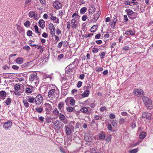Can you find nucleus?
Returning a JSON list of instances; mask_svg holds the SVG:
<instances>
[{"label": "nucleus", "mask_w": 153, "mask_h": 153, "mask_svg": "<svg viewBox=\"0 0 153 153\" xmlns=\"http://www.w3.org/2000/svg\"><path fill=\"white\" fill-rule=\"evenodd\" d=\"M29 81L31 82H33L36 85H37L39 82V78L36 73H33L30 74L29 77Z\"/></svg>", "instance_id": "obj_1"}, {"label": "nucleus", "mask_w": 153, "mask_h": 153, "mask_svg": "<svg viewBox=\"0 0 153 153\" xmlns=\"http://www.w3.org/2000/svg\"><path fill=\"white\" fill-rule=\"evenodd\" d=\"M78 59H75L72 64H70L65 68V71L66 73L70 74L71 72H73L74 67H72V65L77 64L78 63Z\"/></svg>", "instance_id": "obj_2"}, {"label": "nucleus", "mask_w": 153, "mask_h": 153, "mask_svg": "<svg viewBox=\"0 0 153 153\" xmlns=\"http://www.w3.org/2000/svg\"><path fill=\"white\" fill-rule=\"evenodd\" d=\"M125 11L126 12L128 17L130 19H135L138 14V13L133 11L131 10L130 9H126Z\"/></svg>", "instance_id": "obj_3"}, {"label": "nucleus", "mask_w": 153, "mask_h": 153, "mask_svg": "<svg viewBox=\"0 0 153 153\" xmlns=\"http://www.w3.org/2000/svg\"><path fill=\"white\" fill-rule=\"evenodd\" d=\"M142 100L146 107L149 109L151 108L152 102L151 100L147 97H143Z\"/></svg>", "instance_id": "obj_4"}, {"label": "nucleus", "mask_w": 153, "mask_h": 153, "mask_svg": "<svg viewBox=\"0 0 153 153\" xmlns=\"http://www.w3.org/2000/svg\"><path fill=\"white\" fill-rule=\"evenodd\" d=\"M134 93L135 96L138 97H141L144 95V91L141 89H135L134 91Z\"/></svg>", "instance_id": "obj_5"}, {"label": "nucleus", "mask_w": 153, "mask_h": 153, "mask_svg": "<svg viewBox=\"0 0 153 153\" xmlns=\"http://www.w3.org/2000/svg\"><path fill=\"white\" fill-rule=\"evenodd\" d=\"M43 97L41 94H38L35 99V102L36 105H39L42 102Z\"/></svg>", "instance_id": "obj_6"}, {"label": "nucleus", "mask_w": 153, "mask_h": 153, "mask_svg": "<svg viewBox=\"0 0 153 153\" xmlns=\"http://www.w3.org/2000/svg\"><path fill=\"white\" fill-rule=\"evenodd\" d=\"M65 102L66 105H68V104L69 103L71 105L73 106L75 104V100L72 97L67 98L65 100Z\"/></svg>", "instance_id": "obj_7"}, {"label": "nucleus", "mask_w": 153, "mask_h": 153, "mask_svg": "<svg viewBox=\"0 0 153 153\" xmlns=\"http://www.w3.org/2000/svg\"><path fill=\"white\" fill-rule=\"evenodd\" d=\"M45 106V111L46 114H49L50 113L52 108L51 105L48 103H45L44 104Z\"/></svg>", "instance_id": "obj_8"}, {"label": "nucleus", "mask_w": 153, "mask_h": 153, "mask_svg": "<svg viewBox=\"0 0 153 153\" xmlns=\"http://www.w3.org/2000/svg\"><path fill=\"white\" fill-rule=\"evenodd\" d=\"M53 125L54 129L57 130H59L62 127L61 123L58 120H56L55 122Z\"/></svg>", "instance_id": "obj_9"}, {"label": "nucleus", "mask_w": 153, "mask_h": 153, "mask_svg": "<svg viewBox=\"0 0 153 153\" xmlns=\"http://www.w3.org/2000/svg\"><path fill=\"white\" fill-rule=\"evenodd\" d=\"M49 27L52 36L55 35V29L52 23H50L49 25Z\"/></svg>", "instance_id": "obj_10"}, {"label": "nucleus", "mask_w": 153, "mask_h": 153, "mask_svg": "<svg viewBox=\"0 0 153 153\" xmlns=\"http://www.w3.org/2000/svg\"><path fill=\"white\" fill-rule=\"evenodd\" d=\"M84 139L87 142H91L93 139L92 135L89 134H85L84 136Z\"/></svg>", "instance_id": "obj_11"}, {"label": "nucleus", "mask_w": 153, "mask_h": 153, "mask_svg": "<svg viewBox=\"0 0 153 153\" xmlns=\"http://www.w3.org/2000/svg\"><path fill=\"white\" fill-rule=\"evenodd\" d=\"M64 103L63 102H60L58 104V108L60 111L62 113H64Z\"/></svg>", "instance_id": "obj_12"}, {"label": "nucleus", "mask_w": 153, "mask_h": 153, "mask_svg": "<svg viewBox=\"0 0 153 153\" xmlns=\"http://www.w3.org/2000/svg\"><path fill=\"white\" fill-rule=\"evenodd\" d=\"M12 124V123L11 121L9 120L5 122L3 125V127L5 130H7L8 128L11 127Z\"/></svg>", "instance_id": "obj_13"}, {"label": "nucleus", "mask_w": 153, "mask_h": 153, "mask_svg": "<svg viewBox=\"0 0 153 153\" xmlns=\"http://www.w3.org/2000/svg\"><path fill=\"white\" fill-rule=\"evenodd\" d=\"M65 131L67 135H69L72 133V130L68 126H65Z\"/></svg>", "instance_id": "obj_14"}, {"label": "nucleus", "mask_w": 153, "mask_h": 153, "mask_svg": "<svg viewBox=\"0 0 153 153\" xmlns=\"http://www.w3.org/2000/svg\"><path fill=\"white\" fill-rule=\"evenodd\" d=\"M33 87L30 85H27L26 87L25 92L26 93L30 94L33 91Z\"/></svg>", "instance_id": "obj_15"}, {"label": "nucleus", "mask_w": 153, "mask_h": 153, "mask_svg": "<svg viewBox=\"0 0 153 153\" xmlns=\"http://www.w3.org/2000/svg\"><path fill=\"white\" fill-rule=\"evenodd\" d=\"M135 32L134 30H133L131 29H128L126 31L125 34L128 35H134Z\"/></svg>", "instance_id": "obj_16"}, {"label": "nucleus", "mask_w": 153, "mask_h": 153, "mask_svg": "<svg viewBox=\"0 0 153 153\" xmlns=\"http://www.w3.org/2000/svg\"><path fill=\"white\" fill-rule=\"evenodd\" d=\"M99 139L102 140H104L105 139V133L103 131H101L99 135Z\"/></svg>", "instance_id": "obj_17"}, {"label": "nucleus", "mask_w": 153, "mask_h": 153, "mask_svg": "<svg viewBox=\"0 0 153 153\" xmlns=\"http://www.w3.org/2000/svg\"><path fill=\"white\" fill-rule=\"evenodd\" d=\"M71 23L72 25V28L75 29L76 27L78 22H77L76 21L75 18H73L72 19L71 21Z\"/></svg>", "instance_id": "obj_18"}, {"label": "nucleus", "mask_w": 153, "mask_h": 153, "mask_svg": "<svg viewBox=\"0 0 153 153\" xmlns=\"http://www.w3.org/2000/svg\"><path fill=\"white\" fill-rule=\"evenodd\" d=\"M56 91H55L54 89H51L48 92V97L49 98H50L51 96L55 95V94L56 93Z\"/></svg>", "instance_id": "obj_19"}, {"label": "nucleus", "mask_w": 153, "mask_h": 153, "mask_svg": "<svg viewBox=\"0 0 153 153\" xmlns=\"http://www.w3.org/2000/svg\"><path fill=\"white\" fill-rule=\"evenodd\" d=\"M142 117L146 118L148 120H150L151 118L150 114L146 112H144L143 113Z\"/></svg>", "instance_id": "obj_20"}, {"label": "nucleus", "mask_w": 153, "mask_h": 153, "mask_svg": "<svg viewBox=\"0 0 153 153\" xmlns=\"http://www.w3.org/2000/svg\"><path fill=\"white\" fill-rule=\"evenodd\" d=\"M6 95V93L5 91H0V99H4Z\"/></svg>", "instance_id": "obj_21"}, {"label": "nucleus", "mask_w": 153, "mask_h": 153, "mask_svg": "<svg viewBox=\"0 0 153 153\" xmlns=\"http://www.w3.org/2000/svg\"><path fill=\"white\" fill-rule=\"evenodd\" d=\"M39 26L42 29H43L45 27V22L43 19H40L39 22Z\"/></svg>", "instance_id": "obj_22"}, {"label": "nucleus", "mask_w": 153, "mask_h": 153, "mask_svg": "<svg viewBox=\"0 0 153 153\" xmlns=\"http://www.w3.org/2000/svg\"><path fill=\"white\" fill-rule=\"evenodd\" d=\"M35 109L36 111L39 113H42L43 111V107L41 106L36 108Z\"/></svg>", "instance_id": "obj_23"}, {"label": "nucleus", "mask_w": 153, "mask_h": 153, "mask_svg": "<svg viewBox=\"0 0 153 153\" xmlns=\"http://www.w3.org/2000/svg\"><path fill=\"white\" fill-rule=\"evenodd\" d=\"M89 108H90L88 107H84L81 108L80 111L84 113H86L88 111Z\"/></svg>", "instance_id": "obj_24"}, {"label": "nucleus", "mask_w": 153, "mask_h": 153, "mask_svg": "<svg viewBox=\"0 0 153 153\" xmlns=\"http://www.w3.org/2000/svg\"><path fill=\"white\" fill-rule=\"evenodd\" d=\"M90 93V91L88 90H85L84 91L83 93L82 94V96L83 97H86L88 96Z\"/></svg>", "instance_id": "obj_25"}, {"label": "nucleus", "mask_w": 153, "mask_h": 153, "mask_svg": "<svg viewBox=\"0 0 153 153\" xmlns=\"http://www.w3.org/2000/svg\"><path fill=\"white\" fill-rule=\"evenodd\" d=\"M15 61L18 64H21L23 62V59L22 58L18 57L16 59Z\"/></svg>", "instance_id": "obj_26"}, {"label": "nucleus", "mask_w": 153, "mask_h": 153, "mask_svg": "<svg viewBox=\"0 0 153 153\" xmlns=\"http://www.w3.org/2000/svg\"><path fill=\"white\" fill-rule=\"evenodd\" d=\"M27 99L28 100V102L30 103H33L34 102H35V99L33 97H27Z\"/></svg>", "instance_id": "obj_27"}, {"label": "nucleus", "mask_w": 153, "mask_h": 153, "mask_svg": "<svg viewBox=\"0 0 153 153\" xmlns=\"http://www.w3.org/2000/svg\"><path fill=\"white\" fill-rule=\"evenodd\" d=\"M66 110L68 112H72L76 111L74 108L71 106H68L66 107Z\"/></svg>", "instance_id": "obj_28"}, {"label": "nucleus", "mask_w": 153, "mask_h": 153, "mask_svg": "<svg viewBox=\"0 0 153 153\" xmlns=\"http://www.w3.org/2000/svg\"><path fill=\"white\" fill-rule=\"evenodd\" d=\"M51 20H53V22L55 23L56 24H59V19L55 16H54V17H52V18L51 19Z\"/></svg>", "instance_id": "obj_29"}, {"label": "nucleus", "mask_w": 153, "mask_h": 153, "mask_svg": "<svg viewBox=\"0 0 153 153\" xmlns=\"http://www.w3.org/2000/svg\"><path fill=\"white\" fill-rule=\"evenodd\" d=\"M146 134L145 132H141L139 135V137L141 139H143L146 136Z\"/></svg>", "instance_id": "obj_30"}, {"label": "nucleus", "mask_w": 153, "mask_h": 153, "mask_svg": "<svg viewBox=\"0 0 153 153\" xmlns=\"http://www.w3.org/2000/svg\"><path fill=\"white\" fill-rule=\"evenodd\" d=\"M98 28V25H93L91 28L90 29L91 31L92 32H94Z\"/></svg>", "instance_id": "obj_31"}, {"label": "nucleus", "mask_w": 153, "mask_h": 153, "mask_svg": "<svg viewBox=\"0 0 153 153\" xmlns=\"http://www.w3.org/2000/svg\"><path fill=\"white\" fill-rule=\"evenodd\" d=\"M23 103H24V105L26 108H28L29 106V104L26 100H23Z\"/></svg>", "instance_id": "obj_32"}, {"label": "nucleus", "mask_w": 153, "mask_h": 153, "mask_svg": "<svg viewBox=\"0 0 153 153\" xmlns=\"http://www.w3.org/2000/svg\"><path fill=\"white\" fill-rule=\"evenodd\" d=\"M59 119L60 120H63L65 119V116L61 113L59 114Z\"/></svg>", "instance_id": "obj_33"}, {"label": "nucleus", "mask_w": 153, "mask_h": 153, "mask_svg": "<svg viewBox=\"0 0 153 153\" xmlns=\"http://www.w3.org/2000/svg\"><path fill=\"white\" fill-rule=\"evenodd\" d=\"M87 10L86 7H82L80 10V12L82 14H84Z\"/></svg>", "instance_id": "obj_34"}, {"label": "nucleus", "mask_w": 153, "mask_h": 153, "mask_svg": "<svg viewBox=\"0 0 153 153\" xmlns=\"http://www.w3.org/2000/svg\"><path fill=\"white\" fill-rule=\"evenodd\" d=\"M56 6L55 8L57 9H59L62 7L61 4L60 2L58 1L56 2Z\"/></svg>", "instance_id": "obj_35"}, {"label": "nucleus", "mask_w": 153, "mask_h": 153, "mask_svg": "<svg viewBox=\"0 0 153 153\" xmlns=\"http://www.w3.org/2000/svg\"><path fill=\"white\" fill-rule=\"evenodd\" d=\"M20 85H21L19 84H17L15 85L14 86L15 89L17 91L19 90L20 87Z\"/></svg>", "instance_id": "obj_36"}, {"label": "nucleus", "mask_w": 153, "mask_h": 153, "mask_svg": "<svg viewBox=\"0 0 153 153\" xmlns=\"http://www.w3.org/2000/svg\"><path fill=\"white\" fill-rule=\"evenodd\" d=\"M111 135H108L105 139L106 141L107 142H109L111 140Z\"/></svg>", "instance_id": "obj_37"}, {"label": "nucleus", "mask_w": 153, "mask_h": 153, "mask_svg": "<svg viewBox=\"0 0 153 153\" xmlns=\"http://www.w3.org/2000/svg\"><path fill=\"white\" fill-rule=\"evenodd\" d=\"M95 70L97 72H101L103 71V68L102 67H97L95 68Z\"/></svg>", "instance_id": "obj_38"}, {"label": "nucleus", "mask_w": 153, "mask_h": 153, "mask_svg": "<svg viewBox=\"0 0 153 153\" xmlns=\"http://www.w3.org/2000/svg\"><path fill=\"white\" fill-rule=\"evenodd\" d=\"M53 112L56 115H57L59 113L57 108H54V110L53 111Z\"/></svg>", "instance_id": "obj_39"}, {"label": "nucleus", "mask_w": 153, "mask_h": 153, "mask_svg": "<svg viewBox=\"0 0 153 153\" xmlns=\"http://www.w3.org/2000/svg\"><path fill=\"white\" fill-rule=\"evenodd\" d=\"M90 99H88L84 101L83 104H84L85 105H89L90 103Z\"/></svg>", "instance_id": "obj_40"}, {"label": "nucleus", "mask_w": 153, "mask_h": 153, "mask_svg": "<svg viewBox=\"0 0 153 153\" xmlns=\"http://www.w3.org/2000/svg\"><path fill=\"white\" fill-rule=\"evenodd\" d=\"M29 16L30 17L35 16V13L34 11H30L29 13Z\"/></svg>", "instance_id": "obj_41"}, {"label": "nucleus", "mask_w": 153, "mask_h": 153, "mask_svg": "<svg viewBox=\"0 0 153 153\" xmlns=\"http://www.w3.org/2000/svg\"><path fill=\"white\" fill-rule=\"evenodd\" d=\"M11 102V100L10 98H8L5 102L6 104L7 105H9Z\"/></svg>", "instance_id": "obj_42"}, {"label": "nucleus", "mask_w": 153, "mask_h": 153, "mask_svg": "<svg viewBox=\"0 0 153 153\" xmlns=\"http://www.w3.org/2000/svg\"><path fill=\"white\" fill-rule=\"evenodd\" d=\"M99 50L98 48L94 47L92 49V51L94 53H96L98 52Z\"/></svg>", "instance_id": "obj_43"}, {"label": "nucleus", "mask_w": 153, "mask_h": 153, "mask_svg": "<svg viewBox=\"0 0 153 153\" xmlns=\"http://www.w3.org/2000/svg\"><path fill=\"white\" fill-rule=\"evenodd\" d=\"M138 149H134L132 150H131L129 151V152L130 153H136L137 152Z\"/></svg>", "instance_id": "obj_44"}, {"label": "nucleus", "mask_w": 153, "mask_h": 153, "mask_svg": "<svg viewBox=\"0 0 153 153\" xmlns=\"http://www.w3.org/2000/svg\"><path fill=\"white\" fill-rule=\"evenodd\" d=\"M30 21H27L26 22H25L24 24V25L26 27H28L30 25Z\"/></svg>", "instance_id": "obj_45"}, {"label": "nucleus", "mask_w": 153, "mask_h": 153, "mask_svg": "<svg viewBox=\"0 0 153 153\" xmlns=\"http://www.w3.org/2000/svg\"><path fill=\"white\" fill-rule=\"evenodd\" d=\"M125 119L123 118H121L119 120V123L120 124H123L125 122Z\"/></svg>", "instance_id": "obj_46"}, {"label": "nucleus", "mask_w": 153, "mask_h": 153, "mask_svg": "<svg viewBox=\"0 0 153 153\" xmlns=\"http://www.w3.org/2000/svg\"><path fill=\"white\" fill-rule=\"evenodd\" d=\"M128 0H125L124 3V4L125 5H130L131 3L130 1H127Z\"/></svg>", "instance_id": "obj_47"}, {"label": "nucleus", "mask_w": 153, "mask_h": 153, "mask_svg": "<svg viewBox=\"0 0 153 153\" xmlns=\"http://www.w3.org/2000/svg\"><path fill=\"white\" fill-rule=\"evenodd\" d=\"M94 118L95 120H99L102 118L101 116L100 115H96L94 117Z\"/></svg>", "instance_id": "obj_48"}, {"label": "nucleus", "mask_w": 153, "mask_h": 153, "mask_svg": "<svg viewBox=\"0 0 153 153\" xmlns=\"http://www.w3.org/2000/svg\"><path fill=\"white\" fill-rule=\"evenodd\" d=\"M44 78L45 79L49 78L51 80L52 78V77L51 75L45 74L44 75Z\"/></svg>", "instance_id": "obj_49"}, {"label": "nucleus", "mask_w": 153, "mask_h": 153, "mask_svg": "<svg viewBox=\"0 0 153 153\" xmlns=\"http://www.w3.org/2000/svg\"><path fill=\"white\" fill-rule=\"evenodd\" d=\"M34 28L35 29V32L36 33H39L40 32L39 31V29L38 26L37 25H35L34 26Z\"/></svg>", "instance_id": "obj_50"}, {"label": "nucleus", "mask_w": 153, "mask_h": 153, "mask_svg": "<svg viewBox=\"0 0 153 153\" xmlns=\"http://www.w3.org/2000/svg\"><path fill=\"white\" fill-rule=\"evenodd\" d=\"M63 56L64 55L62 54H61L58 56L57 59L58 60H60L63 57Z\"/></svg>", "instance_id": "obj_51"}, {"label": "nucleus", "mask_w": 153, "mask_h": 153, "mask_svg": "<svg viewBox=\"0 0 153 153\" xmlns=\"http://www.w3.org/2000/svg\"><path fill=\"white\" fill-rule=\"evenodd\" d=\"M131 126L132 128H134L136 126V124L135 122H133L131 124Z\"/></svg>", "instance_id": "obj_52"}, {"label": "nucleus", "mask_w": 153, "mask_h": 153, "mask_svg": "<svg viewBox=\"0 0 153 153\" xmlns=\"http://www.w3.org/2000/svg\"><path fill=\"white\" fill-rule=\"evenodd\" d=\"M109 24L110 25L111 27L113 28H114L116 24L111 22H110Z\"/></svg>", "instance_id": "obj_53"}, {"label": "nucleus", "mask_w": 153, "mask_h": 153, "mask_svg": "<svg viewBox=\"0 0 153 153\" xmlns=\"http://www.w3.org/2000/svg\"><path fill=\"white\" fill-rule=\"evenodd\" d=\"M105 52H102L100 53V56L101 57V58L102 59H103L104 57V56L105 55Z\"/></svg>", "instance_id": "obj_54"}, {"label": "nucleus", "mask_w": 153, "mask_h": 153, "mask_svg": "<svg viewBox=\"0 0 153 153\" xmlns=\"http://www.w3.org/2000/svg\"><path fill=\"white\" fill-rule=\"evenodd\" d=\"M129 47L128 45L125 46H124V47H123V50L125 51L128 50H129Z\"/></svg>", "instance_id": "obj_55"}, {"label": "nucleus", "mask_w": 153, "mask_h": 153, "mask_svg": "<svg viewBox=\"0 0 153 153\" xmlns=\"http://www.w3.org/2000/svg\"><path fill=\"white\" fill-rule=\"evenodd\" d=\"M107 128L110 131H111L112 130V127L111 125L110 124L108 123V124Z\"/></svg>", "instance_id": "obj_56"}, {"label": "nucleus", "mask_w": 153, "mask_h": 153, "mask_svg": "<svg viewBox=\"0 0 153 153\" xmlns=\"http://www.w3.org/2000/svg\"><path fill=\"white\" fill-rule=\"evenodd\" d=\"M78 16V15L77 14V13H74L72 15V17L74 18H75V19L77 18Z\"/></svg>", "instance_id": "obj_57"}, {"label": "nucleus", "mask_w": 153, "mask_h": 153, "mask_svg": "<svg viewBox=\"0 0 153 153\" xmlns=\"http://www.w3.org/2000/svg\"><path fill=\"white\" fill-rule=\"evenodd\" d=\"M115 117V115L112 113H111L109 115V118L111 119H114Z\"/></svg>", "instance_id": "obj_58"}, {"label": "nucleus", "mask_w": 153, "mask_h": 153, "mask_svg": "<svg viewBox=\"0 0 153 153\" xmlns=\"http://www.w3.org/2000/svg\"><path fill=\"white\" fill-rule=\"evenodd\" d=\"M23 49L25 50H26L28 51L30 49V47L29 46H24L23 47Z\"/></svg>", "instance_id": "obj_59"}, {"label": "nucleus", "mask_w": 153, "mask_h": 153, "mask_svg": "<svg viewBox=\"0 0 153 153\" xmlns=\"http://www.w3.org/2000/svg\"><path fill=\"white\" fill-rule=\"evenodd\" d=\"M33 34L32 32L30 30H29L27 31V35L28 36H32Z\"/></svg>", "instance_id": "obj_60"}, {"label": "nucleus", "mask_w": 153, "mask_h": 153, "mask_svg": "<svg viewBox=\"0 0 153 153\" xmlns=\"http://www.w3.org/2000/svg\"><path fill=\"white\" fill-rule=\"evenodd\" d=\"M115 121L114 120H112L111 121V123L113 126H116L117 125V123L115 122Z\"/></svg>", "instance_id": "obj_61"}, {"label": "nucleus", "mask_w": 153, "mask_h": 153, "mask_svg": "<svg viewBox=\"0 0 153 153\" xmlns=\"http://www.w3.org/2000/svg\"><path fill=\"white\" fill-rule=\"evenodd\" d=\"M124 20L125 22H126L128 20V19L126 15H124L123 16Z\"/></svg>", "instance_id": "obj_62"}, {"label": "nucleus", "mask_w": 153, "mask_h": 153, "mask_svg": "<svg viewBox=\"0 0 153 153\" xmlns=\"http://www.w3.org/2000/svg\"><path fill=\"white\" fill-rule=\"evenodd\" d=\"M82 85V82L81 81H79L77 85V86L78 88L80 87Z\"/></svg>", "instance_id": "obj_63"}, {"label": "nucleus", "mask_w": 153, "mask_h": 153, "mask_svg": "<svg viewBox=\"0 0 153 153\" xmlns=\"http://www.w3.org/2000/svg\"><path fill=\"white\" fill-rule=\"evenodd\" d=\"M28 65V62H26L23 64L22 65V67L23 68H25L27 67Z\"/></svg>", "instance_id": "obj_64"}]
</instances>
